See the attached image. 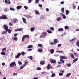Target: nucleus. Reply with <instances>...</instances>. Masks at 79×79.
<instances>
[{"mask_svg": "<svg viewBox=\"0 0 79 79\" xmlns=\"http://www.w3.org/2000/svg\"><path fill=\"white\" fill-rule=\"evenodd\" d=\"M0 19H8V18L5 15H2V16H0Z\"/></svg>", "mask_w": 79, "mask_h": 79, "instance_id": "nucleus-1", "label": "nucleus"}, {"mask_svg": "<svg viewBox=\"0 0 79 79\" xmlns=\"http://www.w3.org/2000/svg\"><path fill=\"white\" fill-rule=\"evenodd\" d=\"M43 34H44V35H43L40 36V38H44V37H46V36L47 35V33L45 32H44L42 33Z\"/></svg>", "mask_w": 79, "mask_h": 79, "instance_id": "nucleus-2", "label": "nucleus"}, {"mask_svg": "<svg viewBox=\"0 0 79 79\" xmlns=\"http://www.w3.org/2000/svg\"><path fill=\"white\" fill-rule=\"evenodd\" d=\"M14 65L16 66V63H15V62H13L11 63L10 64V67H13Z\"/></svg>", "mask_w": 79, "mask_h": 79, "instance_id": "nucleus-3", "label": "nucleus"}, {"mask_svg": "<svg viewBox=\"0 0 79 79\" xmlns=\"http://www.w3.org/2000/svg\"><path fill=\"white\" fill-rule=\"evenodd\" d=\"M3 27L4 29L5 30H6V32H8V26H6V25H4Z\"/></svg>", "mask_w": 79, "mask_h": 79, "instance_id": "nucleus-4", "label": "nucleus"}, {"mask_svg": "<svg viewBox=\"0 0 79 79\" xmlns=\"http://www.w3.org/2000/svg\"><path fill=\"white\" fill-rule=\"evenodd\" d=\"M49 61L51 63H56V60L55 59H53L51 58L49 60Z\"/></svg>", "mask_w": 79, "mask_h": 79, "instance_id": "nucleus-5", "label": "nucleus"}, {"mask_svg": "<svg viewBox=\"0 0 79 79\" xmlns=\"http://www.w3.org/2000/svg\"><path fill=\"white\" fill-rule=\"evenodd\" d=\"M5 3H6L8 5L11 4V2L9 0H5Z\"/></svg>", "mask_w": 79, "mask_h": 79, "instance_id": "nucleus-6", "label": "nucleus"}, {"mask_svg": "<svg viewBox=\"0 0 79 79\" xmlns=\"http://www.w3.org/2000/svg\"><path fill=\"white\" fill-rule=\"evenodd\" d=\"M23 31V28H22L15 29V32H17L18 31Z\"/></svg>", "mask_w": 79, "mask_h": 79, "instance_id": "nucleus-7", "label": "nucleus"}, {"mask_svg": "<svg viewBox=\"0 0 79 79\" xmlns=\"http://www.w3.org/2000/svg\"><path fill=\"white\" fill-rule=\"evenodd\" d=\"M21 53H19L16 56H15V58H19V56L21 55Z\"/></svg>", "mask_w": 79, "mask_h": 79, "instance_id": "nucleus-8", "label": "nucleus"}, {"mask_svg": "<svg viewBox=\"0 0 79 79\" xmlns=\"http://www.w3.org/2000/svg\"><path fill=\"white\" fill-rule=\"evenodd\" d=\"M60 58H62V59H67V58L65 56H60Z\"/></svg>", "mask_w": 79, "mask_h": 79, "instance_id": "nucleus-9", "label": "nucleus"}, {"mask_svg": "<svg viewBox=\"0 0 79 79\" xmlns=\"http://www.w3.org/2000/svg\"><path fill=\"white\" fill-rule=\"evenodd\" d=\"M24 16L27 17L28 18H31V16H29V15H24Z\"/></svg>", "mask_w": 79, "mask_h": 79, "instance_id": "nucleus-10", "label": "nucleus"}, {"mask_svg": "<svg viewBox=\"0 0 79 79\" xmlns=\"http://www.w3.org/2000/svg\"><path fill=\"white\" fill-rule=\"evenodd\" d=\"M49 51L51 52V54H53V53H54V49H52L50 50Z\"/></svg>", "mask_w": 79, "mask_h": 79, "instance_id": "nucleus-11", "label": "nucleus"}, {"mask_svg": "<svg viewBox=\"0 0 79 79\" xmlns=\"http://www.w3.org/2000/svg\"><path fill=\"white\" fill-rule=\"evenodd\" d=\"M50 64H48L47 67V69H48V70H49V69H50Z\"/></svg>", "mask_w": 79, "mask_h": 79, "instance_id": "nucleus-12", "label": "nucleus"}, {"mask_svg": "<svg viewBox=\"0 0 79 79\" xmlns=\"http://www.w3.org/2000/svg\"><path fill=\"white\" fill-rule=\"evenodd\" d=\"M35 13L36 14H37V15H39L40 14V13H39V12L37 10H35Z\"/></svg>", "mask_w": 79, "mask_h": 79, "instance_id": "nucleus-13", "label": "nucleus"}, {"mask_svg": "<svg viewBox=\"0 0 79 79\" xmlns=\"http://www.w3.org/2000/svg\"><path fill=\"white\" fill-rule=\"evenodd\" d=\"M22 8V6H18L17 7V10H19V9H21Z\"/></svg>", "mask_w": 79, "mask_h": 79, "instance_id": "nucleus-14", "label": "nucleus"}, {"mask_svg": "<svg viewBox=\"0 0 79 79\" xmlns=\"http://www.w3.org/2000/svg\"><path fill=\"white\" fill-rule=\"evenodd\" d=\"M25 66H26V64H23V65L20 68V69H23L24 67H25Z\"/></svg>", "mask_w": 79, "mask_h": 79, "instance_id": "nucleus-15", "label": "nucleus"}, {"mask_svg": "<svg viewBox=\"0 0 79 79\" xmlns=\"http://www.w3.org/2000/svg\"><path fill=\"white\" fill-rule=\"evenodd\" d=\"M61 10L62 13H64V8H61Z\"/></svg>", "mask_w": 79, "mask_h": 79, "instance_id": "nucleus-16", "label": "nucleus"}, {"mask_svg": "<svg viewBox=\"0 0 79 79\" xmlns=\"http://www.w3.org/2000/svg\"><path fill=\"white\" fill-rule=\"evenodd\" d=\"M35 29V27H32L30 29V31H31V32H33L34 31Z\"/></svg>", "mask_w": 79, "mask_h": 79, "instance_id": "nucleus-17", "label": "nucleus"}, {"mask_svg": "<svg viewBox=\"0 0 79 79\" xmlns=\"http://www.w3.org/2000/svg\"><path fill=\"white\" fill-rule=\"evenodd\" d=\"M78 60V58H76L73 61V63H75L76 61H77V60Z\"/></svg>", "mask_w": 79, "mask_h": 79, "instance_id": "nucleus-18", "label": "nucleus"}, {"mask_svg": "<svg viewBox=\"0 0 79 79\" xmlns=\"http://www.w3.org/2000/svg\"><path fill=\"white\" fill-rule=\"evenodd\" d=\"M70 56L71 58H73V59H74L75 58L73 54H71L70 55Z\"/></svg>", "mask_w": 79, "mask_h": 79, "instance_id": "nucleus-19", "label": "nucleus"}, {"mask_svg": "<svg viewBox=\"0 0 79 79\" xmlns=\"http://www.w3.org/2000/svg\"><path fill=\"white\" fill-rule=\"evenodd\" d=\"M56 52H58L59 53H63V52L62 51H57Z\"/></svg>", "mask_w": 79, "mask_h": 79, "instance_id": "nucleus-20", "label": "nucleus"}, {"mask_svg": "<svg viewBox=\"0 0 79 79\" xmlns=\"http://www.w3.org/2000/svg\"><path fill=\"white\" fill-rule=\"evenodd\" d=\"M76 45L79 47V40L77 41Z\"/></svg>", "mask_w": 79, "mask_h": 79, "instance_id": "nucleus-21", "label": "nucleus"}, {"mask_svg": "<svg viewBox=\"0 0 79 79\" xmlns=\"http://www.w3.org/2000/svg\"><path fill=\"white\" fill-rule=\"evenodd\" d=\"M58 31H59V32H61V31H63V28H59L58 29Z\"/></svg>", "mask_w": 79, "mask_h": 79, "instance_id": "nucleus-22", "label": "nucleus"}, {"mask_svg": "<svg viewBox=\"0 0 79 79\" xmlns=\"http://www.w3.org/2000/svg\"><path fill=\"white\" fill-rule=\"evenodd\" d=\"M12 39L14 40H18V38L17 37H14L12 38Z\"/></svg>", "mask_w": 79, "mask_h": 79, "instance_id": "nucleus-23", "label": "nucleus"}, {"mask_svg": "<svg viewBox=\"0 0 79 79\" xmlns=\"http://www.w3.org/2000/svg\"><path fill=\"white\" fill-rule=\"evenodd\" d=\"M23 37L25 38H26L27 37V38L29 39V35H25L23 36Z\"/></svg>", "mask_w": 79, "mask_h": 79, "instance_id": "nucleus-24", "label": "nucleus"}, {"mask_svg": "<svg viewBox=\"0 0 79 79\" xmlns=\"http://www.w3.org/2000/svg\"><path fill=\"white\" fill-rule=\"evenodd\" d=\"M28 48H33V46L32 45H30L28 46Z\"/></svg>", "mask_w": 79, "mask_h": 79, "instance_id": "nucleus-25", "label": "nucleus"}, {"mask_svg": "<svg viewBox=\"0 0 79 79\" xmlns=\"http://www.w3.org/2000/svg\"><path fill=\"white\" fill-rule=\"evenodd\" d=\"M54 43L56 44V43H57V42H58V40H57V39H55L54 41Z\"/></svg>", "mask_w": 79, "mask_h": 79, "instance_id": "nucleus-26", "label": "nucleus"}, {"mask_svg": "<svg viewBox=\"0 0 79 79\" xmlns=\"http://www.w3.org/2000/svg\"><path fill=\"white\" fill-rule=\"evenodd\" d=\"M47 32H48V33H49V34H51L52 33V32L50 31L49 30H47Z\"/></svg>", "mask_w": 79, "mask_h": 79, "instance_id": "nucleus-27", "label": "nucleus"}, {"mask_svg": "<svg viewBox=\"0 0 79 79\" xmlns=\"http://www.w3.org/2000/svg\"><path fill=\"white\" fill-rule=\"evenodd\" d=\"M1 54L2 55H6V54L5 53V52H1Z\"/></svg>", "mask_w": 79, "mask_h": 79, "instance_id": "nucleus-28", "label": "nucleus"}, {"mask_svg": "<svg viewBox=\"0 0 79 79\" xmlns=\"http://www.w3.org/2000/svg\"><path fill=\"white\" fill-rule=\"evenodd\" d=\"M38 46L40 47H42V45L41 44H38Z\"/></svg>", "mask_w": 79, "mask_h": 79, "instance_id": "nucleus-29", "label": "nucleus"}, {"mask_svg": "<svg viewBox=\"0 0 79 79\" xmlns=\"http://www.w3.org/2000/svg\"><path fill=\"white\" fill-rule=\"evenodd\" d=\"M74 55L77 57H79V54H77L76 53H74Z\"/></svg>", "mask_w": 79, "mask_h": 79, "instance_id": "nucleus-30", "label": "nucleus"}, {"mask_svg": "<svg viewBox=\"0 0 79 79\" xmlns=\"http://www.w3.org/2000/svg\"><path fill=\"white\" fill-rule=\"evenodd\" d=\"M24 8L26 10H27L29 9V8H28V7H27V6H24Z\"/></svg>", "mask_w": 79, "mask_h": 79, "instance_id": "nucleus-31", "label": "nucleus"}, {"mask_svg": "<svg viewBox=\"0 0 79 79\" xmlns=\"http://www.w3.org/2000/svg\"><path fill=\"white\" fill-rule=\"evenodd\" d=\"M50 30H51V31H54L55 28H53V27H51L50 28Z\"/></svg>", "mask_w": 79, "mask_h": 79, "instance_id": "nucleus-32", "label": "nucleus"}, {"mask_svg": "<svg viewBox=\"0 0 79 79\" xmlns=\"http://www.w3.org/2000/svg\"><path fill=\"white\" fill-rule=\"evenodd\" d=\"M60 61H61L63 63H64V60H63V59H60Z\"/></svg>", "mask_w": 79, "mask_h": 79, "instance_id": "nucleus-33", "label": "nucleus"}, {"mask_svg": "<svg viewBox=\"0 0 79 79\" xmlns=\"http://www.w3.org/2000/svg\"><path fill=\"white\" fill-rule=\"evenodd\" d=\"M24 39H25V38H24V36H23L22 38V42H24Z\"/></svg>", "mask_w": 79, "mask_h": 79, "instance_id": "nucleus-34", "label": "nucleus"}, {"mask_svg": "<svg viewBox=\"0 0 79 79\" xmlns=\"http://www.w3.org/2000/svg\"><path fill=\"white\" fill-rule=\"evenodd\" d=\"M64 27H65V29L67 30V29H68L69 28V27L67 26H65Z\"/></svg>", "mask_w": 79, "mask_h": 79, "instance_id": "nucleus-35", "label": "nucleus"}, {"mask_svg": "<svg viewBox=\"0 0 79 79\" xmlns=\"http://www.w3.org/2000/svg\"><path fill=\"white\" fill-rule=\"evenodd\" d=\"M40 63L42 65H43V64H44V61H41Z\"/></svg>", "mask_w": 79, "mask_h": 79, "instance_id": "nucleus-36", "label": "nucleus"}, {"mask_svg": "<svg viewBox=\"0 0 79 79\" xmlns=\"http://www.w3.org/2000/svg\"><path fill=\"white\" fill-rule=\"evenodd\" d=\"M6 49V48H3L2 50V52H4V51H5Z\"/></svg>", "mask_w": 79, "mask_h": 79, "instance_id": "nucleus-37", "label": "nucleus"}, {"mask_svg": "<svg viewBox=\"0 0 79 79\" xmlns=\"http://www.w3.org/2000/svg\"><path fill=\"white\" fill-rule=\"evenodd\" d=\"M10 10L11 11H15V9L13 8H11V7L10 8Z\"/></svg>", "mask_w": 79, "mask_h": 79, "instance_id": "nucleus-38", "label": "nucleus"}, {"mask_svg": "<svg viewBox=\"0 0 79 79\" xmlns=\"http://www.w3.org/2000/svg\"><path fill=\"white\" fill-rule=\"evenodd\" d=\"M71 73H69V74H67L66 75V77H69V76H71Z\"/></svg>", "mask_w": 79, "mask_h": 79, "instance_id": "nucleus-39", "label": "nucleus"}, {"mask_svg": "<svg viewBox=\"0 0 79 79\" xmlns=\"http://www.w3.org/2000/svg\"><path fill=\"white\" fill-rule=\"evenodd\" d=\"M61 17H60L57 18V20H61Z\"/></svg>", "mask_w": 79, "mask_h": 79, "instance_id": "nucleus-40", "label": "nucleus"}, {"mask_svg": "<svg viewBox=\"0 0 79 79\" xmlns=\"http://www.w3.org/2000/svg\"><path fill=\"white\" fill-rule=\"evenodd\" d=\"M28 58L31 59V60H32L33 58H32V56H29Z\"/></svg>", "mask_w": 79, "mask_h": 79, "instance_id": "nucleus-41", "label": "nucleus"}, {"mask_svg": "<svg viewBox=\"0 0 79 79\" xmlns=\"http://www.w3.org/2000/svg\"><path fill=\"white\" fill-rule=\"evenodd\" d=\"M51 76V77H55V74L52 73Z\"/></svg>", "mask_w": 79, "mask_h": 79, "instance_id": "nucleus-42", "label": "nucleus"}, {"mask_svg": "<svg viewBox=\"0 0 79 79\" xmlns=\"http://www.w3.org/2000/svg\"><path fill=\"white\" fill-rule=\"evenodd\" d=\"M69 13V11H68V10H66V14L67 15H68Z\"/></svg>", "mask_w": 79, "mask_h": 79, "instance_id": "nucleus-43", "label": "nucleus"}, {"mask_svg": "<svg viewBox=\"0 0 79 79\" xmlns=\"http://www.w3.org/2000/svg\"><path fill=\"white\" fill-rule=\"evenodd\" d=\"M38 52L40 53H41V52H42V50L41 49H39Z\"/></svg>", "mask_w": 79, "mask_h": 79, "instance_id": "nucleus-44", "label": "nucleus"}, {"mask_svg": "<svg viewBox=\"0 0 79 79\" xmlns=\"http://www.w3.org/2000/svg\"><path fill=\"white\" fill-rule=\"evenodd\" d=\"M61 45H62L61 44H59L58 45V47H61Z\"/></svg>", "mask_w": 79, "mask_h": 79, "instance_id": "nucleus-45", "label": "nucleus"}, {"mask_svg": "<svg viewBox=\"0 0 79 79\" xmlns=\"http://www.w3.org/2000/svg\"><path fill=\"white\" fill-rule=\"evenodd\" d=\"M8 9H7V8H6L4 10V11H5V12H7V11H8Z\"/></svg>", "mask_w": 79, "mask_h": 79, "instance_id": "nucleus-46", "label": "nucleus"}, {"mask_svg": "<svg viewBox=\"0 0 79 79\" xmlns=\"http://www.w3.org/2000/svg\"><path fill=\"white\" fill-rule=\"evenodd\" d=\"M18 64H20V65H21V64H22V62H21V61H19L18 62Z\"/></svg>", "mask_w": 79, "mask_h": 79, "instance_id": "nucleus-47", "label": "nucleus"}, {"mask_svg": "<svg viewBox=\"0 0 79 79\" xmlns=\"http://www.w3.org/2000/svg\"><path fill=\"white\" fill-rule=\"evenodd\" d=\"M36 69L37 70H41V68L40 67H37Z\"/></svg>", "mask_w": 79, "mask_h": 79, "instance_id": "nucleus-48", "label": "nucleus"}, {"mask_svg": "<svg viewBox=\"0 0 79 79\" xmlns=\"http://www.w3.org/2000/svg\"><path fill=\"white\" fill-rule=\"evenodd\" d=\"M71 66V64H69L67 65V66H68V67H70Z\"/></svg>", "mask_w": 79, "mask_h": 79, "instance_id": "nucleus-49", "label": "nucleus"}, {"mask_svg": "<svg viewBox=\"0 0 79 79\" xmlns=\"http://www.w3.org/2000/svg\"><path fill=\"white\" fill-rule=\"evenodd\" d=\"M59 76H63V73H59Z\"/></svg>", "mask_w": 79, "mask_h": 79, "instance_id": "nucleus-50", "label": "nucleus"}, {"mask_svg": "<svg viewBox=\"0 0 79 79\" xmlns=\"http://www.w3.org/2000/svg\"><path fill=\"white\" fill-rule=\"evenodd\" d=\"M39 0H35V3H39Z\"/></svg>", "mask_w": 79, "mask_h": 79, "instance_id": "nucleus-51", "label": "nucleus"}, {"mask_svg": "<svg viewBox=\"0 0 79 79\" xmlns=\"http://www.w3.org/2000/svg\"><path fill=\"white\" fill-rule=\"evenodd\" d=\"M2 34H6V31H3L2 33Z\"/></svg>", "mask_w": 79, "mask_h": 79, "instance_id": "nucleus-52", "label": "nucleus"}, {"mask_svg": "<svg viewBox=\"0 0 79 79\" xmlns=\"http://www.w3.org/2000/svg\"><path fill=\"white\" fill-rule=\"evenodd\" d=\"M8 31L9 34H10L11 32V30H9Z\"/></svg>", "mask_w": 79, "mask_h": 79, "instance_id": "nucleus-53", "label": "nucleus"}, {"mask_svg": "<svg viewBox=\"0 0 79 79\" xmlns=\"http://www.w3.org/2000/svg\"><path fill=\"white\" fill-rule=\"evenodd\" d=\"M22 55H24V52H21Z\"/></svg>", "mask_w": 79, "mask_h": 79, "instance_id": "nucleus-54", "label": "nucleus"}, {"mask_svg": "<svg viewBox=\"0 0 79 79\" xmlns=\"http://www.w3.org/2000/svg\"><path fill=\"white\" fill-rule=\"evenodd\" d=\"M63 18H64V19H66V16H65V15H64L63 16Z\"/></svg>", "mask_w": 79, "mask_h": 79, "instance_id": "nucleus-55", "label": "nucleus"}, {"mask_svg": "<svg viewBox=\"0 0 79 79\" xmlns=\"http://www.w3.org/2000/svg\"><path fill=\"white\" fill-rule=\"evenodd\" d=\"M64 70H60V73H64Z\"/></svg>", "mask_w": 79, "mask_h": 79, "instance_id": "nucleus-56", "label": "nucleus"}, {"mask_svg": "<svg viewBox=\"0 0 79 79\" xmlns=\"http://www.w3.org/2000/svg\"><path fill=\"white\" fill-rule=\"evenodd\" d=\"M33 0H28V3H30Z\"/></svg>", "mask_w": 79, "mask_h": 79, "instance_id": "nucleus-57", "label": "nucleus"}, {"mask_svg": "<svg viewBox=\"0 0 79 79\" xmlns=\"http://www.w3.org/2000/svg\"><path fill=\"white\" fill-rule=\"evenodd\" d=\"M18 74H17V73H15L13 74V76H16V75H17Z\"/></svg>", "mask_w": 79, "mask_h": 79, "instance_id": "nucleus-58", "label": "nucleus"}, {"mask_svg": "<svg viewBox=\"0 0 79 79\" xmlns=\"http://www.w3.org/2000/svg\"><path fill=\"white\" fill-rule=\"evenodd\" d=\"M23 21L25 24H26V20H23Z\"/></svg>", "mask_w": 79, "mask_h": 79, "instance_id": "nucleus-59", "label": "nucleus"}, {"mask_svg": "<svg viewBox=\"0 0 79 79\" xmlns=\"http://www.w3.org/2000/svg\"><path fill=\"white\" fill-rule=\"evenodd\" d=\"M13 22L14 23H17L18 22V20H14Z\"/></svg>", "mask_w": 79, "mask_h": 79, "instance_id": "nucleus-60", "label": "nucleus"}, {"mask_svg": "<svg viewBox=\"0 0 79 79\" xmlns=\"http://www.w3.org/2000/svg\"><path fill=\"white\" fill-rule=\"evenodd\" d=\"M39 7H42V5L39 4Z\"/></svg>", "mask_w": 79, "mask_h": 79, "instance_id": "nucleus-61", "label": "nucleus"}, {"mask_svg": "<svg viewBox=\"0 0 79 79\" xmlns=\"http://www.w3.org/2000/svg\"><path fill=\"white\" fill-rule=\"evenodd\" d=\"M73 9H76V6H75V5L73 6Z\"/></svg>", "mask_w": 79, "mask_h": 79, "instance_id": "nucleus-62", "label": "nucleus"}, {"mask_svg": "<svg viewBox=\"0 0 79 79\" xmlns=\"http://www.w3.org/2000/svg\"><path fill=\"white\" fill-rule=\"evenodd\" d=\"M18 35L17 34H15L14 35V37H16Z\"/></svg>", "mask_w": 79, "mask_h": 79, "instance_id": "nucleus-63", "label": "nucleus"}, {"mask_svg": "<svg viewBox=\"0 0 79 79\" xmlns=\"http://www.w3.org/2000/svg\"><path fill=\"white\" fill-rule=\"evenodd\" d=\"M50 44L51 45H55V44L53 43H51Z\"/></svg>", "mask_w": 79, "mask_h": 79, "instance_id": "nucleus-64", "label": "nucleus"}]
</instances>
